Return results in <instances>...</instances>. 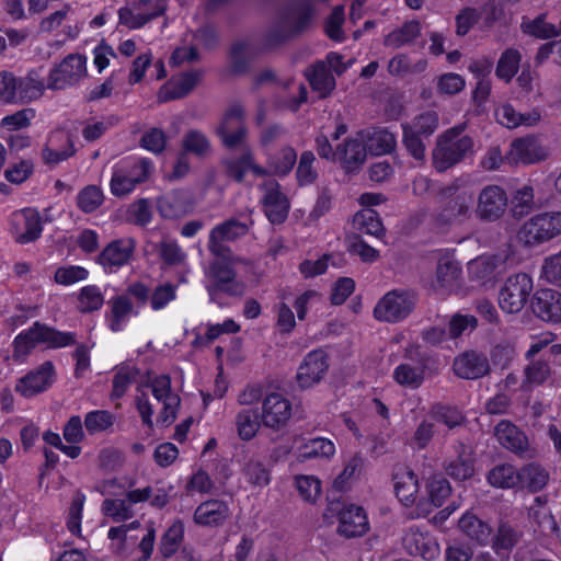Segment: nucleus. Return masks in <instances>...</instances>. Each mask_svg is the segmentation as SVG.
Listing matches in <instances>:
<instances>
[{"label":"nucleus","instance_id":"obj_1","mask_svg":"<svg viewBox=\"0 0 561 561\" xmlns=\"http://www.w3.org/2000/svg\"><path fill=\"white\" fill-rule=\"evenodd\" d=\"M153 401L142 393L137 398V409L144 424L153 426V414H157L156 422L161 426L171 425L180 405V398L171 390V380L168 376L156 377L150 386Z\"/></svg>","mask_w":561,"mask_h":561},{"label":"nucleus","instance_id":"obj_2","mask_svg":"<svg viewBox=\"0 0 561 561\" xmlns=\"http://www.w3.org/2000/svg\"><path fill=\"white\" fill-rule=\"evenodd\" d=\"M439 195L442 199L446 201L436 215V221L439 225L458 224L470 217L473 190L469 176L455 179L440 190Z\"/></svg>","mask_w":561,"mask_h":561},{"label":"nucleus","instance_id":"obj_3","mask_svg":"<svg viewBox=\"0 0 561 561\" xmlns=\"http://www.w3.org/2000/svg\"><path fill=\"white\" fill-rule=\"evenodd\" d=\"M153 171L152 162L146 158L128 157L112 167L111 193L116 197L130 194L148 180Z\"/></svg>","mask_w":561,"mask_h":561},{"label":"nucleus","instance_id":"obj_4","mask_svg":"<svg viewBox=\"0 0 561 561\" xmlns=\"http://www.w3.org/2000/svg\"><path fill=\"white\" fill-rule=\"evenodd\" d=\"M75 336L68 332H59L38 322L28 330L19 333L13 342V358L23 362L36 346L65 347L73 343Z\"/></svg>","mask_w":561,"mask_h":561},{"label":"nucleus","instance_id":"obj_5","mask_svg":"<svg viewBox=\"0 0 561 561\" xmlns=\"http://www.w3.org/2000/svg\"><path fill=\"white\" fill-rule=\"evenodd\" d=\"M473 147L472 139L462 135V127H455L439 137L433 152V163L443 172L460 161Z\"/></svg>","mask_w":561,"mask_h":561},{"label":"nucleus","instance_id":"obj_6","mask_svg":"<svg viewBox=\"0 0 561 561\" xmlns=\"http://www.w3.org/2000/svg\"><path fill=\"white\" fill-rule=\"evenodd\" d=\"M561 234V211L533 216L520 227L518 240L525 245H538Z\"/></svg>","mask_w":561,"mask_h":561},{"label":"nucleus","instance_id":"obj_7","mask_svg":"<svg viewBox=\"0 0 561 561\" xmlns=\"http://www.w3.org/2000/svg\"><path fill=\"white\" fill-rule=\"evenodd\" d=\"M45 84L31 73L16 78L13 72H0V99L5 102H28L39 98Z\"/></svg>","mask_w":561,"mask_h":561},{"label":"nucleus","instance_id":"obj_8","mask_svg":"<svg viewBox=\"0 0 561 561\" xmlns=\"http://www.w3.org/2000/svg\"><path fill=\"white\" fill-rule=\"evenodd\" d=\"M437 127L438 115L434 111L421 113L411 123L402 125L403 144L414 159L423 160L425 156L423 137L432 135Z\"/></svg>","mask_w":561,"mask_h":561},{"label":"nucleus","instance_id":"obj_9","mask_svg":"<svg viewBox=\"0 0 561 561\" xmlns=\"http://www.w3.org/2000/svg\"><path fill=\"white\" fill-rule=\"evenodd\" d=\"M415 306V296L408 290L394 289L385 294L374 308L378 321L397 323L405 319Z\"/></svg>","mask_w":561,"mask_h":561},{"label":"nucleus","instance_id":"obj_10","mask_svg":"<svg viewBox=\"0 0 561 561\" xmlns=\"http://www.w3.org/2000/svg\"><path fill=\"white\" fill-rule=\"evenodd\" d=\"M531 291L533 279L528 274L511 275L500 290L499 305L504 312L516 313L524 308Z\"/></svg>","mask_w":561,"mask_h":561},{"label":"nucleus","instance_id":"obj_11","mask_svg":"<svg viewBox=\"0 0 561 561\" xmlns=\"http://www.w3.org/2000/svg\"><path fill=\"white\" fill-rule=\"evenodd\" d=\"M167 0H130L118 11L119 23L129 30L139 28L162 14Z\"/></svg>","mask_w":561,"mask_h":561},{"label":"nucleus","instance_id":"obj_12","mask_svg":"<svg viewBox=\"0 0 561 561\" xmlns=\"http://www.w3.org/2000/svg\"><path fill=\"white\" fill-rule=\"evenodd\" d=\"M508 207V196L505 190L499 185H486L478 197L476 205V216L488 222L500 220Z\"/></svg>","mask_w":561,"mask_h":561},{"label":"nucleus","instance_id":"obj_13","mask_svg":"<svg viewBox=\"0 0 561 561\" xmlns=\"http://www.w3.org/2000/svg\"><path fill=\"white\" fill-rule=\"evenodd\" d=\"M293 416V403L278 392L267 394L262 402L261 422L273 431L284 428Z\"/></svg>","mask_w":561,"mask_h":561},{"label":"nucleus","instance_id":"obj_14","mask_svg":"<svg viewBox=\"0 0 561 561\" xmlns=\"http://www.w3.org/2000/svg\"><path fill=\"white\" fill-rule=\"evenodd\" d=\"M43 231L42 219L34 208H24L12 214L10 233L21 244L37 240Z\"/></svg>","mask_w":561,"mask_h":561},{"label":"nucleus","instance_id":"obj_15","mask_svg":"<svg viewBox=\"0 0 561 561\" xmlns=\"http://www.w3.org/2000/svg\"><path fill=\"white\" fill-rule=\"evenodd\" d=\"M450 494L451 486L445 478L440 476L428 478L419 495L416 508L417 516L425 517L435 508L443 506Z\"/></svg>","mask_w":561,"mask_h":561},{"label":"nucleus","instance_id":"obj_16","mask_svg":"<svg viewBox=\"0 0 561 561\" xmlns=\"http://www.w3.org/2000/svg\"><path fill=\"white\" fill-rule=\"evenodd\" d=\"M402 543L409 554L425 561L436 560L440 554L436 538L425 528L410 527L403 536Z\"/></svg>","mask_w":561,"mask_h":561},{"label":"nucleus","instance_id":"obj_17","mask_svg":"<svg viewBox=\"0 0 561 561\" xmlns=\"http://www.w3.org/2000/svg\"><path fill=\"white\" fill-rule=\"evenodd\" d=\"M329 360L322 350H316L308 353L296 374V381L300 389H309L318 385L327 375Z\"/></svg>","mask_w":561,"mask_h":561},{"label":"nucleus","instance_id":"obj_18","mask_svg":"<svg viewBox=\"0 0 561 561\" xmlns=\"http://www.w3.org/2000/svg\"><path fill=\"white\" fill-rule=\"evenodd\" d=\"M507 257L504 253H485L474 257L467 265L470 280L481 285L493 283L497 274L504 270Z\"/></svg>","mask_w":561,"mask_h":561},{"label":"nucleus","instance_id":"obj_19","mask_svg":"<svg viewBox=\"0 0 561 561\" xmlns=\"http://www.w3.org/2000/svg\"><path fill=\"white\" fill-rule=\"evenodd\" d=\"M225 147L232 149L243 144L247 135L243 125V110L240 105L230 106L216 129Z\"/></svg>","mask_w":561,"mask_h":561},{"label":"nucleus","instance_id":"obj_20","mask_svg":"<svg viewBox=\"0 0 561 561\" xmlns=\"http://www.w3.org/2000/svg\"><path fill=\"white\" fill-rule=\"evenodd\" d=\"M461 275L460 263L454 254L444 252L439 255L435 278L432 282V288L439 294L456 293L459 288Z\"/></svg>","mask_w":561,"mask_h":561},{"label":"nucleus","instance_id":"obj_21","mask_svg":"<svg viewBox=\"0 0 561 561\" xmlns=\"http://www.w3.org/2000/svg\"><path fill=\"white\" fill-rule=\"evenodd\" d=\"M294 454L298 461L311 459L330 460L336 453L335 444L327 437L306 438L297 436L293 443Z\"/></svg>","mask_w":561,"mask_h":561},{"label":"nucleus","instance_id":"obj_22","mask_svg":"<svg viewBox=\"0 0 561 561\" xmlns=\"http://www.w3.org/2000/svg\"><path fill=\"white\" fill-rule=\"evenodd\" d=\"M141 533V524L138 520L111 527L107 531L111 551L119 557L129 556L137 546Z\"/></svg>","mask_w":561,"mask_h":561},{"label":"nucleus","instance_id":"obj_23","mask_svg":"<svg viewBox=\"0 0 561 561\" xmlns=\"http://www.w3.org/2000/svg\"><path fill=\"white\" fill-rule=\"evenodd\" d=\"M337 533L346 538L362 537L369 530L366 511L356 504H345L337 513Z\"/></svg>","mask_w":561,"mask_h":561},{"label":"nucleus","instance_id":"obj_24","mask_svg":"<svg viewBox=\"0 0 561 561\" xmlns=\"http://www.w3.org/2000/svg\"><path fill=\"white\" fill-rule=\"evenodd\" d=\"M547 150L535 136L517 138L512 141L505 160L510 164H530L543 160Z\"/></svg>","mask_w":561,"mask_h":561},{"label":"nucleus","instance_id":"obj_25","mask_svg":"<svg viewBox=\"0 0 561 561\" xmlns=\"http://www.w3.org/2000/svg\"><path fill=\"white\" fill-rule=\"evenodd\" d=\"M261 190V203L270 222H284L288 216L289 202L280 192L278 183L273 180H268L262 185Z\"/></svg>","mask_w":561,"mask_h":561},{"label":"nucleus","instance_id":"obj_26","mask_svg":"<svg viewBox=\"0 0 561 561\" xmlns=\"http://www.w3.org/2000/svg\"><path fill=\"white\" fill-rule=\"evenodd\" d=\"M54 380V365L51 362H45L21 377L15 385V391L25 398H31L46 391L53 385Z\"/></svg>","mask_w":561,"mask_h":561},{"label":"nucleus","instance_id":"obj_27","mask_svg":"<svg viewBox=\"0 0 561 561\" xmlns=\"http://www.w3.org/2000/svg\"><path fill=\"white\" fill-rule=\"evenodd\" d=\"M135 250L134 240L123 238L108 243L100 253L98 263L106 273H114L126 265Z\"/></svg>","mask_w":561,"mask_h":561},{"label":"nucleus","instance_id":"obj_28","mask_svg":"<svg viewBox=\"0 0 561 561\" xmlns=\"http://www.w3.org/2000/svg\"><path fill=\"white\" fill-rule=\"evenodd\" d=\"M248 232V226L238 220H228L224 224L217 225L209 234L208 248L210 252L218 256L228 257V248L226 242L233 241Z\"/></svg>","mask_w":561,"mask_h":561},{"label":"nucleus","instance_id":"obj_29","mask_svg":"<svg viewBox=\"0 0 561 561\" xmlns=\"http://www.w3.org/2000/svg\"><path fill=\"white\" fill-rule=\"evenodd\" d=\"M151 496V489H136L127 493V499L105 500L102 510L106 517L112 518L114 522H125L133 517L131 504H137L149 500Z\"/></svg>","mask_w":561,"mask_h":561},{"label":"nucleus","instance_id":"obj_30","mask_svg":"<svg viewBox=\"0 0 561 561\" xmlns=\"http://www.w3.org/2000/svg\"><path fill=\"white\" fill-rule=\"evenodd\" d=\"M392 481L396 496L400 503L407 507L415 505V508H417L422 488L416 474L407 467H398L394 470Z\"/></svg>","mask_w":561,"mask_h":561},{"label":"nucleus","instance_id":"obj_31","mask_svg":"<svg viewBox=\"0 0 561 561\" xmlns=\"http://www.w3.org/2000/svg\"><path fill=\"white\" fill-rule=\"evenodd\" d=\"M76 152L73 141L66 130L53 131L43 149V160L46 164L56 165L69 159Z\"/></svg>","mask_w":561,"mask_h":561},{"label":"nucleus","instance_id":"obj_32","mask_svg":"<svg viewBox=\"0 0 561 561\" xmlns=\"http://www.w3.org/2000/svg\"><path fill=\"white\" fill-rule=\"evenodd\" d=\"M195 201L192 193L187 190L170 192L158 201V209L164 218H179L194 208Z\"/></svg>","mask_w":561,"mask_h":561},{"label":"nucleus","instance_id":"obj_33","mask_svg":"<svg viewBox=\"0 0 561 561\" xmlns=\"http://www.w3.org/2000/svg\"><path fill=\"white\" fill-rule=\"evenodd\" d=\"M366 156L364 133L348 137L343 145L337 147V161L347 172L358 169L364 163Z\"/></svg>","mask_w":561,"mask_h":561},{"label":"nucleus","instance_id":"obj_34","mask_svg":"<svg viewBox=\"0 0 561 561\" xmlns=\"http://www.w3.org/2000/svg\"><path fill=\"white\" fill-rule=\"evenodd\" d=\"M199 80V72H172L159 91V100L180 99L191 92Z\"/></svg>","mask_w":561,"mask_h":561},{"label":"nucleus","instance_id":"obj_35","mask_svg":"<svg viewBox=\"0 0 561 561\" xmlns=\"http://www.w3.org/2000/svg\"><path fill=\"white\" fill-rule=\"evenodd\" d=\"M534 312L541 320L552 323L561 322V293L541 289L535 296Z\"/></svg>","mask_w":561,"mask_h":561},{"label":"nucleus","instance_id":"obj_36","mask_svg":"<svg viewBox=\"0 0 561 561\" xmlns=\"http://www.w3.org/2000/svg\"><path fill=\"white\" fill-rule=\"evenodd\" d=\"M486 358L476 352H466L456 357L454 362V371L463 379H477L489 371Z\"/></svg>","mask_w":561,"mask_h":561},{"label":"nucleus","instance_id":"obj_37","mask_svg":"<svg viewBox=\"0 0 561 561\" xmlns=\"http://www.w3.org/2000/svg\"><path fill=\"white\" fill-rule=\"evenodd\" d=\"M494 436L500 445L516 454L524 453L528 447L526 435L507 420L499 422L494 428Z\"/></svg>","mask_w":561,"mask_h":561},{"label":"nucleus","instance_id":"obj_38","mask_svg":"<svg viewBox=\"0 0 561 561\" xmlns=\"http://www.w3.org/2000/svg\"><path fill=\"white\" fill-rule=\"evenodd\" d=\"M229 516V508L225 502L207 501L195 511L194 520L203 526H217Z\"/></svg>","mask_w":561,"mask_h":561},{"label":"nucleus","instance_id":"obj_39","mask_svg":"<svg viewBox=\"0 0 561 561\" xmlns=\"http://www.w3.org/2000/svg\"><path fill=\"white\" fill-rule=\"evenodd\" d=\"M446 471L457 480L470 478L474 471L471 447L460 444L456 449V457L447 461Z\"/></svg>","mask_w":561,"mask_h":561},{"label":"nucleus","instance_id":"obj_40","mask_svg":"<svg viewBox=\"0 0 561 561\" xmlns=\"http://www.w3.org/2000/svg\"><path fill=\"white\" fill-rule=\"evenodd\" d=\"M211 274L216 280V285L208 289L211 301L216 300L219 291H226L230 295H238L241 293V287L234 282V272L230 266H224L215 263L211 267Z\"/></svg>","mask_w":561,"mask_h":561},{"label":"nucleus","instance_id":"obj_41","mask_svg":"<svg viewBox=\"0 0 561 561\" xmlns=\"http://www.w3.org/2000/svg\"><path fill=\"white\" fill-rule=\"evenodd\" d=\"M425 367L422 363H402L393 370V379L400 386L415 389L424 381Z\"/></svg>","mask_w":561,"mask_h":561},{"label":"nucleus","instance_id":"obj_42","mask_svg":"<svg viewBox=\"0 0 561 561\" xmlns=\"http://www.w3.org/2000/svg\"><path fill=\"white\" fill-rule=\"evenodd\" d=\"M261 425V415L254 409H242L236 416L237 433L242 440L254 438Z\"/></svg>","mask_w":561,"mask_h":561},{"label":"nucleus","instance_id":"obj_43","mask_svg":"<svg viewBox=\"0 0 561 561\" xmlns=\"http://www.w3.org/2000/svg\"><path fill=\"white\" fill-rule=\"evenodd\" d=\"M520 477L519 470L512 465L504 463L490 470L488 482L494 488L511 489L519 486Z\"/></svg>","mask_w":561,"mask_h":561},{"label":"nucleus","instance_id":"obj_44","mask_svg":"<svg viewBox=\"0 0 561 561\" xmlns=\"http://www.w3.org/2000/svg\"><path fill=\"white\" fill-rule=\"evenodd\" d=\"M459 528L469 538L480 543H486L490 539V526L470 512L462 515L459 520Z\"/></svg>","mask_w":561,"mask_h":561},{"label":"nucleus","instance_id":"obj_45","mask_svg":"<svg viewBox=\"0 0 561 561\" xmlns=\"http://www.w3.org/2000/svg\"><path fill=\"white\" fill-rule=\"evenodd\" d=\"M294 486L299 496L307 503H316L321 496V480L313 474H297L294 478Z\"/></svg>","mask_w":561,"mask_h":561},{"label":"nucleus","instance_id":"obj_46","mask_svg":"<svg viewBox=\"0 0 561 561\" xmlns=\"http://www.w3.org/2000/svg\"><path fill=\"white\" fill-rule=\"evenodd\" d=\"M366 149L374 156L389 153L396 147V137L386 129H377L365 135Z\"/></svg>","mask_w":561,"mask_h":561},{"label":"nucleus","instance_id":"obj_47","mask_svg":"<svg viewBox=\"0 0 561 561\" xmlns=\"http://www.w3.org/2000/svg\"><path fill=\"white\" fill-rule=\"evenodd\" d=\"M363 465L364 458L359 454L352 456L345 462L343 470L333 480V489L336 491L347 490L360 473Z\"/></svg>","mask_w":561,"mask_h":561},{"label":"nucleus","instance_id":"obj_48","mask_svg":"<svg viewBox=\"0 0 561 561\" xmlns=\"http://www.w3.org/2000/svg\"><path fill=\"white\" fill-rule=\"evenodd\" d=\"M222 163L228 174L239 182L243 180L248 172H252L255 175H263L265 173L262 168L257 167L253 162V158L250 152H245L242 158L238 160L226 159Z\"/></svg>","mask_w":561,"mask_h":561},{"label":"nucleus","instance_id":"obj_49","mask_svg":"<svg viewBox=\"0 0 561 561\" xmlns=\"http://www.w3.org/2000/svg\"><path fill=\"white\" fill-rule=\"evenodd\" d=\"M495 117L499 124L514 128L519 125H533L539 121V114L533 113L528 116H524L517 113L510 104H504L495 110Z\"/></svg>","mask_w":561,"mask_h":561},{"label":"nucleus","instance_id":"obj_50","mask_svg":"<svg viewBox=\"0 0 561 561\" xmlns=\"http://www.w3.org/2000/svg\"><path fill=\"white\" fill-rule=\"evenodd\" d=\"M184 525L181 520H174L161 538L160 551L164 558L173 556L183 539Z\"/></svg>","mask_w":561,"mask_h":561},{"label":"nucleus","instance_id":"obj_51","mask_svg":"<svg viewBox=\"0 0 561 561\" xmlns=\"http://www.w3.org/2000/svg\"><path fill=\"white\" fill-rule=\"evenodd\" d=\"M520 488H527L531 491L541 490L548 482V473L537 465L525 466L520 471Z\"/></svg>","mask_w":561,"mask_h":561},{"label":"nucleus","instance_id":"obj_52","mask_svg":"<svg viewBox=\"0 0 561 561\" xmlns=\"http://www.w3.org/2000/svg\"><path fill=\"white\" fill-rule=\"evenodd\" d=\"M533 204L534 190L529 185H524L516 190L512 196L510 210L513 217L520 218L530 211Z\"/></svg>","mask_w":561,"mask_h":561},{"label":"nucleus","instance_id":"obj_53","mask_svg":"<svg viewBox=\"0 0 561 561\" xmlns=\"http://www.w3.org/2000/svg\"><path fill=\"white\" fill-rule=\"evenodd\" d=\"M420 23L416 21L407 22L400 28L389 33L385 43L391 47H400L412 42L420 34Z\"/></svg>","mask_w":561,"mask_h":561},{"label":"nucleus","instance_id":"obj_54","mask_svg":"<svg viewBox=\"0 0 561 561\" xmlns=\"http://www.w3.org/2000/svg\"><path fill=\"white\" fill-rule=\"evenodd\" d=\"M104 304V295L95 285H88L80 289L78 296V308L82 312L99 310Z\"/></svg>","mask_w":561,"mask_h":561},{"label":"nucleus","instance_id":"obj_55","mask_svg":"<svg viewBox=\"0 0 561 561\" xmlns=\"http://www.w3.org/2000/svg\"><path fill=\"white\" fill-rule=\"evenodd\" d=\"M354 224L367 234L378 237L383 228L377 213L371 208H364L354 216Z\"/></svg>","mask_w":561,"mask_h":561},{"label":"nucleus","instance_id":"obj_56","mask_svg":"<svg viewBox=\"0 0 561 561\" xmlns=\"http://www.w3.org/2000/svg\"><path fill=\"white\" fill-rule=\"evenodd\" d=\"M247 481L256 488L266 486L270 481V470L259 459H251L243 469Z\"/></svg>","mask_w":561,"mask_h":561},{"label":"nucleus","instance_id":"obj_57","mask_svg":"<svg viewBox=\"0 0 561 561\" xmlns=\"http://www.w3.org/2000/svg\"><path fill=\"white\" fill-rule=\"evenodd\" d=\"M184 151L196 156H205L210 151V142L205 134L192 129L185 134L182 140Z\"/></svg>","mask_w":561,"mask_h":561},{"label":"nucleus","instance_id":"obj_58","mask_svg":"<svg viewBox=\"0 0 561 561\" xmlns=\"http://www.w3.org/2000/svg\"><path fill=\"white\" fill-rule=\"evenodd\" d=\"M522 30L526 34L543 39L551 38L558 34L556 26L546 22L543 15H539L534 20L523 21Z\"/></svg>","mask_w":561,"mask_h":561},{"label":"nucleus","instance_id":"obj_59","mask_svg":"<svg viewBox=\"0 0 561 561\" xmlns=\"http://www.w3.org/2000/svg\"><path fill=\"white\" fill-rule=\"evenodd\" d=\"M103 192L99 186L89 185L78 194V206L84 213L96 210L103 203Z\"/></svg>","mask_w":561,"mask_h":561},{"label":"nucleus","instance_id":"obj_60","mask_svg":"<svg viewBox=\"0 0 561 561\" xmlns=\"http://www.w3.org/2000/svg\"><path fill=\"white\" fill-rule=\"evenodd\" d=\"M131 311V305L125 297H117L113 300L110 318V328L114 332L123 330L125 322Z\"/></svg>","mask_w":561,"mask_h":561},{"label":"nucleus","instance_id":"obj_61","mask_svg":"<svg viewBox=\"0 0 561 561\" xmlns=\"http://www.w3.org/2000/svg\"><path fill=\"white\" fill-rule=\"evenodd\" d=\"M114 415L104 410L89 412L84 417V426L90 434L106 431L114 423Z\"/></svg>","mask_w":561,"mask_h":561},{"label":"nucleus","instance_id":"obj_62","mask_svg":"<svg viewBox=\"0 0 561 561\" xmlns=\"http://www.w3.org/2000/svg\"><path fill=\"white\" fill-rule=\"evenodd\" d=\"M89 276L88 270L79 265H68L58 267L55 272L54 279L57 284L62 286H71L78 282L87 279Z\"/></svg>","mask_w":561,"mask_h":561},{"label":"nucleus","instance_id":"obj_63","mask_svg":"<svg viewBox=\"0 0 561 561\" xmlns=\"http://www.w3.org/2000/svg\"><path fill=\"white\" fill-rule=\"evenodd\" d=\"M35 117L32 108H24L11 115L4 116L0 121V128L4 131H15L27 127Z\"/></svg>","mask_w":561,"mask_h":561},{"label":"nucleus","instance_id":"obj_64","mask_svg":"<svg viewBox=\"0 0 561 561\" xmlns=\"http://www.w3.org/2000/svg\"><path fill=\"white\" fill-rule=\"evenodd\" d=\"M541 277L551 284L561 286V251L545 259Z\"/></svg>","mask_w":561,"mask_h":561}]
</instances>
